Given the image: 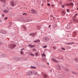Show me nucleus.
Wrapping results in <instances>:
<instances>
[{
    "mask_svg": "<svg viewBox=\"0 0 78 78\" xmlns=\"http://www.w3.org/2000/svg\"><path fill=\"white\" fill-rule=\"evenodd\" d=\"M16 45V44H11L10 45H9V47L10 48H12H12H14V47H15Z\"/></svg>",
    "mask_w": 78,
    "mask_h": 78,
    "instance_id": "obj_1",
    "label": "nucleus"
},
{
    "mask_svg": "<svg viewBox=\"0 0 78 78\" xmlns=\"http://www.w3.org/2000/svg\"><path fill=\"white\" fill-rule=\"evenodd\" d=\"M49 40V38L47 37H44L43 38V41L44 42H47Z\"/></svg>",
    "mask_w": 78,
    "mask_h": 78,
    "instance_id": "obj_2",
    "label": "nucleus"
},
{
    "mask_svg": "<svg viewBox=\"0 0 78 78\" xmlns=\"http://www.w3.org/2000/svg\"><path fill=\"white\" fill-rule=\"evenodd\" d=\"M33 73V71H30L28 72L27 73V75H31Z\"/></svg>",
    "mask_w": 78,
    "mask_h": 78,
    "instance_id": "obj_3",
    "label": "nucleus"
},
{
    "mask_svg": "<svg viewBox=\"0 0 78 78\" xmlns=\"http://www.w3.org/2000/svg\"><path fill=\"white\" fill-rule=\"evenodd\" d=\"M41 74V75L43 76V77H44V78H48V76H47V75L44 74V73H42Z\"/></svg>",
    "mask_w": 78,
    "mask_h": 78,
    "instance_id": "obj_4",
    "label": "nucleus"
},
{
    "mask_svg": "<svg viewBox=\"0 0 78 78\" xmlns=\"http://www.w3.org/2000/svg\"><path fill=\"white\" fill-rule=\"evenodd\" d=\"M28 47H30V48H34V47L36 46V45H30V44H29L28 45Z\"/></svg>",
    "mask_w": 78,
    "mask_h": 78,
    "instance_id": "obj_5",
    "label": "nucleus"
},
{
    "mask_svg": "<svg viewBox=\"0 0 78 78\" xmlns=\"http://www.w3.org/2000/svg\"><path fill=\"white\" fill-rule=\"evenodd\" d=\"M11 5L12 6H14L15 5V2L12 1H11Z\"/></svg>",
    "mask_w": 78,
    "mask_h": 78,
    "instance_id": "obj_6",
    "label": "nucleus"
},
{
    "mask_svg": "<svg viewBox=\"0 0 78 78\" xmlns=\"http://www.w3.org/2000/svg\"><path fill=\"white\" fill-rule=\"evenodd\" d=\"M51 60L53 61H54V62H55L56 63L58 62H59V61H57V60L53 58H52Z\"/></svg>",
    "mask_w": 78,
    "mask_h": 78,
    "instance_id": "obj_7",
    "label": "nucleus"
},
{
    "mask_svg": "<svg viewBox=\"0 0 78 78\" xmlns=\"http://www.w3.org/2000/svg\"><path fill=\"white\" fill-rule=\"evenodd\" d=\"M3 12L5 13L6 14V13H8V12H9V11L6 10V9H5V10H4Z\"/></svg>",
    "mask_w": 78,
    "mask_h": 78,
    "instance_id": "obj_8",
    "label": "nucleus"
},
{
    "mask_svg": "<svg viewBox=\"0 0 78 78\" xmlns=\"http://www.w3.org/2000/svg\"><path fill=\"white\" fill-rule=\"evenodd\" d=\"M76 36V32H74L73 34V37H75Z\"/></svg>",
    "mask_w": 78,
    "mask_h": 78,
    "instance_id": "obj_9",
    "label": "nucleus"
},
{
    "mask_svg": "<svg viewBox=\"0 0 78 78\" xmlns=\"http://www.w3.org/2000/svg\"><path fill=\"white\" fill-rule=\"evenodd\" d=\"M32 12H33V13H34V14H36V11L34 10V9H32L31 10Z\"/></svg>",
    "mask_w": 78,
    "mask_h": 78,
    "instance_id": "obj_10",
    "label": "nucleus"
},
{
    "mask_svg": "<svg viewBox=\"0 0 78 78\" xmlns=\"http://www.w3.org/2000/svg\"><path fill=\"white\" fill-rule=\"evenodd\" d=\"M42 57L43 58H45L46 57V56H45V55L44 53L42 54Z\"/></svg>",
    "mask_w": 78,
    "mask_h": 78,
    "instance_id": "obj_11",
    "label": "nucleus"
},
{
    "mask_svg": "<svg viewBox=\"0 0 78 78\" xmlns=\"http://www.w3.org/2000/svg\"><path fill=\"white\" fill-rule=\"evenodd\" d=\"M36 33H34V34H30V36H31V35H32L33 36V37H34V36L35 35H36Z\"/></svg>",
    "mask_w": 78,
    "mask_h": 78,
    "instance_id": "obj_12",
    "label": "nucleus"
},
{
    "mask_svg": "<svg viewBox=\"0 0 78 78\" xmlns=\"http://www.w3.org/2000/svg\"><path fill=\"white\" fill-rule=\"evenodd\" d=\"M65 14H66V11H62V15H65Z\"/></svg>",
    "mask_w": 78,
    "mask_h": 78,
    "instance_id": "obj_13",
    "label": "nucleus"
},
{
    "mask_svg": "<svg viewBox=\"0 0 78 78\" xmlns=\"http://www.w3.org/2000/svg\"><path fill=\"white\" fill-rule=\"evenodd\" d=\"M75 18H73V21H74V22H78V20H77Z\"/></svg>",
    "mask_w": 78,
    "mask_h": 78,
    "instance_id": "obj_14",
    "label": "nucleus"
},
{
    "mask_svg": "<svg viewBox=\"0 0 78 78\" xmlns=\"http://www.w3.org/2000/svg\"><path fill=\"white\" fill-rule=\"evenodd\" d=\"M38 42H40V40H35L34 41V42H35V43H37Z\"/></svg>",
    "mask_w": 78,
    "mask_h": 78,
    "instance_id": "obj_15",
    "label": "nucleus"
},
{
    "mask_svg": "<svg viewBox=\"0 0 78 78\" xmlns=\"http://www.w3.org/2000/svg\"><path fill=\"white\" fill-rule=\"evenodd\" d=\"M67 28H68V29H70V25H67Z\"/></svg>",
    "mask_w": 78,
    "mask_h": 78,
    "instance_id": "obj_16",
    "label": "nucleus"
},
{
    "mask_svg": "<svg viewBox=\"0 0 78 78\" xmlns=\"http://www.w3.org/2000/svg\"><path fill=\"white\" fill-rule=\"evenodd\" d=\"M74 44V43H73V42H70L67 43V44H68V45H70L71 44Z\"/></svg>",
    "mask_w": 78,
    "mask_h": 78,
    "instance_id": "obj_17",
    "label": "nucleus"
},
{
    "mask_svg": "<svg viewBox=\"0 0 78 78\" xmlns=\"http://www.w3.org/2000/svg\"><path fill=\"white\" fill-rule=\"evenodd\" d=\"M19 59H20L18 57L15 58V60H16V61H19Z\"/></svg>",
    "mask_w": 78,
    "mask_h": 78,
    "instance_id": "obj_18",
    "label": "nucleus"
},
{
    "mask_svg": "<svg viewBox=\"0 0 78 78\" xmlns=\"http://www.w3.org/2000/svg\"><path fill=\"white\" fill-rule=\"evenodd\" d=\"M0 2H4V3L6 2V0H0Z\"/></svg>",
    "mask_w": 78,
    "mask_h": 78,
    "instance_id": "obj_19",
    "label": "nucleus"
},
{
    "mask_svg": "<svg viewBox=\"0 0 78 78\" xmlns=\"http://www.w3.org/2000/svg\"><path fill=\"white\" fill-rule=\"evenodd\" d=\"M34 73L35 75H37V72H36L35 71H34Z\"/></svg>",
    "mask_w": 78,
    "mask_h": 78,
    "instance_id": "obj_20",
    "label": "nucleus"
},
{
    "mask_svg": "<svg viewBox=\"0 0 78 78\" xmlns=\"http://www.w3.org/2000/svg\"><path fill=\"white\" fill-rule=\"evenodd\" d=\"M65 6V4H64L63 5H62V8H64Z\"/></svg>",
    "mask_w": 78,
    "mask_h": 78,
    "instance_id": "obj_21",
    "label": "nucleus"
},
{
    "mask_svg": "<svg viewBox=\"0 0 78 78\" xmlns=\"http://www.w3.org/2000/svg\"><path fill=\"white\" fill-rule=\"evenodd\" d=\"M30 68H31V69H36V67H35V66H31Z\"/></svg>",
    "mask_w": 78,
    "mask_h": 78,
    "instance_id": "obj_22",
    "label": "nucleus"
},
{
    "mask_svg": "<svg viewBox=\"0 0 78 78\" xmlns=\"http://www.w3.org/2000/svg\"><path fill=\"white\" fill-rule=\"evenodd\" d=\"M74 61H78V59L77 58H75L74 59Z\"/></svg>",
    "mask_w": 78,
    "mask_h": 78,
    "instance_id": "obj_23",
    "label": "nucleus"
},
{
    "mask_svg": "<svg viewBox=\"0 0 78 78\" xmlns=\"http://www.w3.org/2000/svg\"><path fill=\"white\" fill-rule=\"evenodd\" d=\"M2 57H5V56H6V54H3L2 55Z\"/></svg>",
    "mask_w": 78,
    "mask_h": 78,
    "instance_id": "obj_24",
    "label": "nucleus"
},
{
    "mask_svg": "<svg viewBox=\"0 0 78 78\" xmlns=\"http://www.w3.org/2000/svg\"><path fill=\"white\" fill-rule=\"evenodd\" d=\"M36 56H38V53H35Z\"/></svg>",
    "mask_w": 78,
    "mask_h": 78,
    "instance_id": "obj_25",
    "label": "nucleus"
},
{
    "mask_svg": "<svg viewBox=\"0 0 78 78\" xmlns=\"http://www.w3.org/2000/svg\"><path fill=\"white\" fill-rule=\"evenodd\" d=\"M69 5H70V4H66V6H69Z\"/></svg>",
    "mask_w": 78,
    "mask_h": 78,
    "instance_id": "obj_26",
    "label": "nucleus"
},
{
    "mask_svg": "<svg viewBox=\"0 0 78 78\" xmlns=\"http://www.w3.org/2000/svg\"><path fill=\"white\" fill-rule=\"evenodd\" d=\"M43 59L44 60V61H46L47 59H46V58H44V57L43 58Z\"/></svg>",
    "mask_w": 78,
    "mask_h": 78,
    "instance_id": "obj_27",
    "label": "nucleus"
},
{
    "mask_svg": "<svg viewBox=\"0 0 78 78\" xmlns=\"http://www.w3.org/2000/svg\"><path fill=\"white\" fill-rule=\"evenodd\" d=\"M62 2H58V4L60 5V4H62Z\"/></svg>",
    "mask_w": 78,
    "mask_h": 78,
    "instance_id": "obj_28",
    "label": "nucleus"
},
{
    "mask_svg": "<svg viewBox=\"0 0 78 78\" xmlns=\"http://www.w3.org/2000/svg\"><path fill=\"white\" fill-rule=\"evenodd\" d=\"M78 15V14H76L74 16V18H76V16H77Z\"/></svg>",
    "mask_w": 78,
    "mask_h": 78,
    "instance_id": "obj_29",
    "label": "nucleus"
},
{
    "mask_svg": "<svg viewBox=\"0 0 78 78\" xmlns=\"http://www.w3.org/2000/svg\"><path fill=\"white\" fill-rule=\"evenodd\" d=\"M70 4V5H71V6H73V3H69Z\"/></svg>",
    "mask_w": 78,
    "mask_h": 78,
    "instance_id": "obj_30",
    "label": "nucleus"
},
{
    "mask_svg": "<svg viewBox=\"0 0 78 78\" xmlns=\"http://www.w3.org/2000/svg\"><path fill=\"white\" fill-rule=\"evenodd\" d=\"M9 24H10V25L9 26V27H11V24H12V23L11 22H10Z\"/></svg>",
    "mask_w": 78,
    "mask_h": 78,
    "instance_id": "obj_31",
    "label": "nucleus"
},
{
    "mask_svg": "<svg viewBox=\"0 0 78 78\" xmlns=\"http://www.w3.org/2000/svg\"><path fill=\"white\" fill-rule=\"evenodd\" d=\"M62 50H64L65 51L66 50V49H64V48H61Z\"/></svg>",
    "mask_w": 78,
    "mask_h": 78,
    "instance_id": "obj_32",
    "label": "nucleus"
},
{
    "mask_svg": "<svg viewBox=\"0 0 78 78\" xmlns=\"http://www.w3.org/2000/svg\"><path fill=\"white\" fill-rule=\"evenodd\" d=\"M23 15H25V16H27V13H23Z\"/></svg>",
    "mask_w": 78,
    "mask_h": 78,
    "instance_id": "obj_33",
    "label": "nucleus"
},
{
    "mask_svg": "<svg viewBox=\"0 0 78 78\" xmlns=\"http://www.w3.org/2000/svg\"><path fill=\"white\" fill-rule=\"evenodd\" d=\"M23 28L25 30H26V27H25V26H24V27H23Z\"/></svg>",
    "mask_w": 78,
    "mask_h": 78,
    "instance_id": "obj_34",
    "label": "nucleus"
},
{
    "mask_svg": "<svg viewBox=\"0 0 78 78\" xmlns=\"http://www.w3.org/2000/svg\"><path fill=\"white\" fill-rule=\"evenodd\" d=\"M20 53L21 55H23V51H21L20 52Z\"/></svg>",
    "mask_w": 78,
    "mask_h": 78,
    "instance_id": "obj_35",
    "label": "nucleus"
},
{
    "mask_svg": "<svg viewBox=\"0 0 78 78\" xmlns=\"http://www.w3.org/2000/svg\"><path fill=\"white\" fill-rule=\"evenodd\" d=\"M46 47H47V46L45 45V46H43V48H46Z\"/></svg>",
    "mask_w": 78,
    "mask_h": 78,
    "instance_id": "obj_36",
    "label": "nucleus"
},
{
    "mask_svg": "<svg viewBox=\"0 0 78 78\" xmlns=\"http://www.w3.org/2000/svg\"><path fill=\"white\" fill-rule=\"evenodd\" d=\"M30 55H31L32 56H34V54H31Z\"/></svg>",
    "mask_w": 78,
    "mask_h": 78,
    "instance_id": "obj_37",
    "label": "nucleus"
},
{
    "mask_svg": "<svg viewBox=\"0 0 78 78\" xmlns=\"http://www.w3.org/2000/svg\"><path fill=\"white\" fill-rule=\"evenodd\" d=\"M2 44H3V43L2 42H0V45H2Z\"/></svg>",
    "mask_w": 78,
    "mask_h": 78,
    "instance_id": "obj_38",
    "label": "nucleus"
},
{
    "mask_svg": "<svg viewBox=\"0 0 78 78\" xmlns=\"http://www.w3.org/2000/svg\"><path fill=\"white\" fill-rule=\"evenodd\" d=\"M2 17H4V16H5V15H4V14H2Z\"/></svg>",
    "mask_w": 78,
    "mask_h": 78,
    "instance_id": "obj_39",
    "label": "nucleus"
},
{
    "mask_svg": "<svg viewBox=\"0 0 78 78\" xmlns=\"http://www.w3.org/2000/svg\"><path fill=\"white\" fill-rule=\"evenodd\" d=\"M36 49H33V51H36Z\"/></svg>",
    "mask_w": 78,
    "mask_h": 78,
    "instance_id": "obj_40",
    "label": "nucleus"
},
{
    "mask_svg": "<svg viewBox=\"0 0 78 78\" xmlns=\"http://www.w3.org/2000/svg\"><path fill=\"white\" fill-rule=\"evenodd\" d=\"M8 19V17H5V20H6V19Z\"/></svg>",
    "mask_w": 78,
    "mask_h": 78,
    "instance_id": "obj_41",
    "label": "nucleus"
},
{
    "mask_svg": "<svg viewBox=\"0 0 78 78\" xmlns=\"http://www.w3.org/2000/svg\"><path fill=\"white\" fill-rule=\"evenodd\" d=\"M3 7H5V4H4L3 5Z\"/></svg>",
    "mask_w": 78,
    "mask_h": 78,
    "instance_id": "obj_42",
    "label": "nucleus"
},
{
    "mask_svg": "<svg viewBox=\"0 0 78 78\" xmlns=\"http://www.w3.org/2000/svg\"><path fill=\"white\" fill-rule=\"evenodd\" d=\"M24 48H23L22 49H21V51H22V50H24Z\"/></svg>",
    "mask_w": 78,
    "mask_h": 78,
    "instance_id": "obj_43",
    "label": "nucleus"
},
{
    "mask_svg": "<svg viewBox=\"0 0 78 78\" xmlns=\"http://www.w3.org/2000/svg\"><path fill=\"white\" fill-rule=\"evenodd\" d=\"M69 9H67L66 10V11H67V12H69Z\"/></svg>",
    "mask_w": 78,
    "mask_h": 78,
    "instance_id": "obj_44",
    "label": "nucleus"
},
{
    "mask_svg": "<svg viewBox=\"0 0 78 78\" xmlns=\"http://www.w3.org/2000/svg\"><path fill=\"white\" fill-rule=\"evenodd\" d=\"M58 67H59V69H61V66H58Z\"/></svg>",
    "mask_w": 78,
    "mask_h": 78,
    "instance_id": "obj_45",
    "label": "nucleus"
},
{
    "mask_svg": "<svg viewBox=\"0 0 78 78\" xmlns=\"http://www.w3.org/2000/svg\"><path fill=\"white\" fill-rule=\"evenodd\" d=\"M48 6H50V3H48Z\"/></svg>",
    "mask_w": 78,
    "mask_h": 78,
    "instance_id": "obj_46",
    "label": "nucleus"
},
{
    "mask_svg": "<svg viewBox=\"0 0 78 78\" xmlns=\"http://www.w3.org/2000/svg\"><path fill=\"white\" fill-rule=\"evenodd\" d=\"M72 73H73V74H75V72H72Z\"/></svg>",
    "mask_w": 78,
    "mask_h": 78,
    "instance_id": "obj_47",
    "label": "nucleus"
},
{
    "mask_svg": "<svg viewBox=\"0 0 78 78\" xmlns=\"http://www.w3.org/2000/svg\"><path fill=\"white\" fill-rule=\"evenodd\" d=\"M51 27V25H49V28H50V27Z\"/></svg>",
    "mask_w": 78,
    "mask_h": 78,
    "instance_id": "obj_48",
    "label": "nucleus"
},
{
    "mask_svg": "<svg viewBox=\"0 0 78 78\" xmlns=\"http://www.w3.org/2000/svg\"><path fill=\"white\" fill-rule=\"evenodd\" d=\"M53 6H54V5H52V8H53Z\"/></svg>",
    "mask_w": 78,
    "mask_h": 78,
    "instance_id": "obj_49",
    "label": "nucleus"
},
{
    "mask_svg": "<svg viewBox=\"0 0 78 78\" xmlns=\"http://www.w3.org/2000/svg\"><path fill=\"white\" fill-rule=\"evenodd\" d=\"M53 48H54V49L55 50V47H53Z\"/></svg>",
    "mask_w": 78,
    "mask_h": 78,
    "instance_id": "obj_50",
    "label": "nucleus"
},
{
    "mask_svg": "<svg viewBox=\"0 0 78 78\" xmlns=\"http://www.w3.org/2000/svg\"><path fill=\"white\" fill-rule=\"evenodd\" d=\"M37 75V76H40V75H39V74H38Z\"/></svg>",
    "mask_w": 78,
    "mask_h": 78,
    "instance_id": "obj_51",
    "label": "nucleus"
},
{
    "mask_svg": "<svg viewBox=\"0 0 78 78\" xmlns=\"http://www.w3.org/2000/svg\"><path fill=\"white\" fill-rule=\"evenodd\" d=\"M2 22V20H0V23Z\"/></svg>",
    "mask_w": 78,
    "mask_h": 78,
    "instance_id": "obj_52",
    "label": "nucleus"
},
{
    "mask_svg": "<svg viewBox=\"0 0 78 78\" xmlns=\"http://www.w3.org/2000/svg\"><path fill=\"white\" fill-rule=\"evenodd\" d=\"M69 0V1H72V0Z\"/></svg>",
    "mask_w": 78,
    "mask_h": 78,
    "instance_id": "obj_53",
    "label": "nucleus"
},
{
    "mask_svg": "<svg viewBox=\"0 0 78 78\" xmlns=\"http://www.w3.org/2000/svg\"><path fill=\"white\" fill-rule=\"evenodd\" d=\"M26 9H27V8H26Z\"/></svg>",
    "mask_w": 78,
    "mask_h": 78,
    "instance_id": "obj_54",
    "label": "nucleus"
},
{
    "mask_svg": "<svg viewBox=\"0 0 78 78\" xmlns=\"http://www.w3.org/2000/svg\"><path fill=\"white\" fill-rule=\"evenodd\" d=\"M4 34H6V33H4Z\"/></svg>",
    "mask_w": 78,
    "mask_h": 78,
    "instance_id": "obj_55",
    "label": "nucleus"
},
{
    "mask_svg": "<svg viewBox=\"0 0 78 78\" xmlns=\"http://www.w3.org/2000/svg\"><path fill=\"white\" fill-rule=\"evenodd\" d=\"M24 8H25L24 7Z\"/></svg>",
    "mask_w": 78,
    "mask_h": 78,
    "instance_id": "obj_56",
    "label": "nucleus"
},
{
    "mask_svg": "<svg viewBox=\"0 0 78 78\" xmlns=\"http://www.w3.org/2000/svg\"><path fill=\"white\" fill-rule=\"evenodd\" d=\"M54 22H55V21H54Z\"/></svg>",
    "mask_w": 78,
    "mask_h": 78,
    "instance_id": "obj_57",
    "label": "nucleus"
},
{
    "mask_svg": "<svg viewBox=\"0 0 78 78\" xmlns=\"http://www.w3.org/2000/svg\"><path fill=\"white\" fill-rule=\"evenodd\" d=\"M77 4H78V3H77Z\"/></svg>",
    "mask_w": 78,
    "mask_h": 78,
    "instance_id": "obj_58",
    "label": "nucleus"
}]
</instances>
